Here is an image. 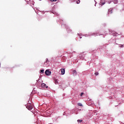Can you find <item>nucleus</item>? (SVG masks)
Masks as SVG:
<instances>
[{
	"label": "nucleus",
	"instance_id": "obj_1",
	"mask_svg": "<svg viewBox=\"0 0 124 124\" xmlns=\"http://www.w3.org/2000/svg\"><path fill=\"white\" fill-rule=\"evenodd\" d=\"M26 108H27L28 110H31L32 109L33 107L32 105H31V104H29L27 105Z\"/></svg>",
	"mask_w": 124,
	"mask_h": 124
},
{
	"label": "nucleus",
	"instance_id": "obj_2",
	"mask_svg": "<svg viewBox=\"0 0 124 124\" xmlns=\"http://www.w3.org/2000/svg\"><path fill=\"white\" fill-rule=\"evenodd\" d=\"M45 74L47 76H50V75H51V72L49 71V70H46L45 71Z\"/></svg>",
	"mask_w": 124,
	"mask_h": 124
},
{
	"label": "nucleus",
	"instance_id": "obj_3",
	"mask_svg": "<svg viewBox=\"0 0 124 124\" xmlns=\"http://www.w3.org/2000/svg\"><path fill=\"white\" fill-rule=\"evenodd\" d=\"M65 73V70L64 69H61V74L63 75Z\"/></svg>",
	"mask_w": 124,
	"mask_h": 124
},
{
	"label": "nucleus",
	"instance_id": "obj_4",
	"mask_svg": "<svg viewBox=\"0 0 124 124\" xmlns=\"http://www.w3.org/2000/svg\"><path fill=\"white\" fill-rule=\"evenodd\" d=\"M42 87L43 88H48V86H46V84L45 83H42Z\"/></svg>",
	"mask_w": 124,
	"mask_h": 124
},
{
	"label": "nucleus",
	"instance_id": "obj_5",
	"mask_svg": "<svg viewBox=\"0 0 124 124\" xmlns=\"http://www.w3.org/2000/svg\"><path fill=\"white\" fill-rule=\"evenodd\" d=\"M73 75H75V76L77 75V72L76 71V70H74L73 71Z\"/></svg>",
	"mask_w": 124,
	"mask_h": 124
},
{
	"label": "nucleus",
	"instance_id": "obj_6",
	"mask_svg": "<svg viewBox=\"0 0 124 124\" xmlns=\"http://www.w3.org/2000/svg\"><path fill=\"white\" fill-rule=\"evenodd\" d=\"M54 82L56 85H58V84H59V82H58V79H54Z\"/></svg>",
	"mask_w": 124,
	"mask_h": 124
},
{
	"label": "nucleus",
	"instance_id": "obj_7",
	"mask_svg": "<svg viewBox=\"0 0 124 124\" xmlns=\"http://www.w3.org/2000/svg\"><path fill=\"white\" fill-rule=\"evenodd\" d=\"M78 106H83V105H82V104H81V103H78Z\"/></svg>",
	"mask_w": 124,
	"mask_h": 124
},
{
	"label": "nucleus",
	"instance_id": "obj_8",
	"mask_svg": "<svg viewBox=\"0 0 124 124\" xmlns=\"http://www.w3.org/2000/svg\"><path fill=\"white\" fill-rule=\"evenodd\" d=\"M82 122H83V120H78V123H82Z\"/></svg>",
	"mask_w": 124,
	"mask_h": 124
},
{
	"label": "nucleus",
	"instance_id": "obj_9",
	"mask_svg": "<svg viewBox=\"0 0 124 124\" xmlns=\"http://www.w3.org/2000/svg\"><path fill=\"white\" fill-rule=\"evenodd\" d=\"M41 73H44V70L43 69V70H41Z\"/></svg>",
	"mask_w": 124,
	"mask_h": 124
},
{
	"label": "nucleus",
	"instance_id": "obj_10",
	"mask_svg": "<svg viewBox=\"0 0 124 124\" xmlns=\"http://www.w3.org/2000/svg\"><path fill=\"white\" fill-rule=\"evenodd\" d=\"M109 13H110V14H112V13H113V11H112V10L109 11Z\"/></svg>",
	"mask_w": 124,
	"mask_h": 124
},
{
	"label": "nucleus",
	"instance_id": "obj_11",
	"mask_svg": "<svg viewBox=\"0 0 124 124\" xmlns=\"http://www.w3.org/2000/svg\"><path fill=\"white\" fill-rule=\"evenodd\" d=\"M77 3L78 4H79V3H80V0H78V1H77Z\"/></svg>",
	"mask_w": 124,
	"mask_h": 124
},
{
	"label": "nucleus",
	"instance_id": "obj_12",
	"mask_svg": "<svg viewBox=\"0 0 124 124\" xmlns=\"http://www.w3.org/2000/svg\"><path fill=\"white\" fill-rule=\"evenodd\" d=\"M95 75H96V76H97V75H98V72H96L94 73Z\"/></svg>",
	"mask_w": 124,
	"mask_h": 124
},
{
	"label": "nucleus",
	"instance_id": "obj_13",
	"mask_svg": "<svg viewBox=\"0 0 124 124\" xmlns=\"http://www.w3.org/2000/svg\"><path fill=\"white\" fill-rule=\"evenodd\" d=\"M83 94H84V93H80V96H82L83 95Z\"/></svg>",
	"mask_w": 124,
	"mask_h": 124
},
{
	"label": "nucleus",
	"instance_id": "obj_14",
	"mask_svg": "<svg viewBox=\"0 0 124 124\" xmlns=\"http://www.w3.org/2000/svg\"><path fill=\"white\" fill-rule=\"evenodd\" d=\"M50 1H57V0H50Z\"/></svg>",
	"mask_w": 124,
	"mask_h": 124
},
{
	"label": "nucleus",
	"instance_id": "obj_15",
	"mask_svg": "<svg viewBox=\"0 0 124 124\" xmlns=\"http://www.w3.org/2000/svg\"><path fill=\"white\" fill-rule=\"evenodd\" d=\"M112 34H113V35H114V36L116 35L115 34V32H112Z\"/></svg>",
	"mask_w": 124,
	"mask_h": 124
},
{
	"label": "nucleus",
	"instance_id": "obj_16",
	"mask_svg": "<svg viewBox=\"0 0 124 124\" xmlns=\"http://www.w3.org/2000/svg\"><path fill=\"white\" fill-rule=\"evenodd\" d=\"M46 62H48V59H46Z\"/></svg>",
	"mask_w": 124,
	"mask_h": 124
}]
</instances>
